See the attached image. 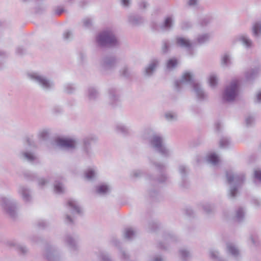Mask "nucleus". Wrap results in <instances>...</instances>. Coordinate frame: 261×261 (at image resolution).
Wrapping results in <instances>:
<instances>
[{
  "instance_id": "nucleus-34",
  "label": "nucleus",
  "mask_w": 261,
  "mask_h": 261,
  "mask_svg": "<svg viewBox=\"0 0 261 261\" xmlns=\"http://www.w3.org/2000/svg\"><path fill=\"white\" fill-rule=\"evenodd\" d=\"M75 90L76 87L72 84L67 83L63 86V91L68 94H73Z\"/></svg>"
},
{
  "instance_id": "nucleus-18",
  "label": "nucleus",
  "mask_w": 261,
  "mask_h": 261,
  "mask_svg": "<svg viewBox=\"0 0 261 261\" xmlns=\"http://www.w3.org/2000/svg\"><path fill=\"white\" fill-rule=\"evenodd\" d=\"M67 204L72 214H76L80 216H82L83 215L82 209L80 206L76 201L73 199H70L68 201Z\"/></svg>"
},
{
  "instance_id": "nucleus-23",
  "label": "nucleus",
  "mask_w": 261,
  "mask_h": 261,
  "mask_svg": "<svg viewBox=\"0 0 261 261\" xmlns=\"http://www.w3.org/2000/svg\"><path fill=\"white\" fill-rule=\"evenodd\" d=\"M19 192L21 194L23 200L29 202L32 199L31 190L27 187L20 186L19 188Z\"/></svg>"
},
{
  "instance_id": "nucleus-42",
  "label": "nucleus",
  "mask_w": 261,
  "mask_h": 261,
  "mask_svg": "<svg viewBox=\"0 0 261 261\" xmlns=\"http://www.w3.org/2000/svg\"><path fill=\"white\" fill-rule=\"evenodd\" d=\"M230 139L228 137H222L219 141V147L221 148H227L230 144Z\"/></svg>"
},
{
  "instance_id": "nucleus-52",
  "label": "nucleus",
  "mask_w": 261,
  "mask_h": 261,
  "mask_svg": "<svg viewBox=\"0 0 261 261\" xmlns=\"http://www.w3.org/2000/svg\"><path fill=\"white\" fill-rule=\"evenodd\" d=\"M63 37L65 41H70L73 38V33L71 31L66 30L63 34Z\"/></svg>"
},
{
  "instance_id": "nucleus-61",
  "label": "nucleus",
  "mask_w": 261,
  "mask_h": 261,
  "mask_svg": "<svg viewBox=\"0 0 261 261\" xmlns=\"http://www.w3.org/2000/svg\"><path fill=\"white\" fill-rule=\"evenodd\" d=\"M65 222L69 225L74 224V219L70 215H66Z\"/></svg>"
},
{
  "instance_id": "nucleus-54",
  "label": "nucleus",
  "mask_w": 261,
  "mask_h": 261,
  "mask_svg": "<svg viewBox=\"0 0 261 261\" xmlns=\"http://www.w3.org/2000/svg\"><path fill=\"white\" fill-rule=\"evenodd\" d=\"M83 26L87 28L90 29L92 25V21L91 19L89 18H84L83 19Z\"/></svg>"
},
{
  "instance_id": "nucleus-27",
  "label": "nucleus",
  "mask_w": 261,
  "mask_h": 261,
  "mask_svg": "<svg viewBox=\"0 0 261 261\" xmlns=\"http://www.w3.org/2000/svg\"><path fill=\"white\" fill-rule=\"evenodd\" d=\"M87 96L89 100L95 101L98 98L99 93L96 88L91 87L88 89Z\"/></svg>"
},
{
  "instance_id": "nucleus-53",
  "label": "nucleus",
  "mask_w": 261,
  "mask_h": 261,
  "mask_svg": "<svg viewBox=\"0 0 261 261\" xmlns=\"http://www.w3.org/2000/svg\"><path fill=\"white\" fill-rule=\"evenodd\" d=\"M217 83L218 79L217 76L214 74L211 75L209 79L210 86L212 87H215L217 85Z\"/></svg>"
},
{
  "instance_id": "nucleus-33",
  "label": "nucleus",
  "mask_w": 261,
  "mask_h": 261,
  "mask_svg": "<svg viewBox=\"0 0 261 261\" xmlns=\"http://www.w3.org/2000/svg\"><path fill=\"white\" fill-rule=\"evenodd\" d=\"M177 240V237L171 232H164V244L166 243L169 242H175ZM166 249V247L164 246V250Z\"/></svg>"
},
{
  "instance_id": "nucleus-47",
  "label": "nucleus",
  "mask_w": 261,
  "mask_h": 261,
  "mask_svg": "<svg viewBox=\"0 0 261 261\" xmlns=\"http://www.w3.org/2000/svg\"><path fill=\"white\" fill-rule=\"evenodd\" d=\"M208 161L212 164L215 165L219 162V157L215 153L210 154L208 156Z\"/></svg>"
},
{
  "instance_id": "nucleus-48",
  "label": "nucleus",
  "mask_w": 261,
  "mask_h": 261,
  "mask_svg": "<svg viewBox=\"0 0 261 261\" xmlns=\"http://www.w3.org/2000/svg\"><path fill=\"white\" fill-rule=\"evenodd\" d=\"M210 39V35L208 34H204L199 35L197 38V42L200 44H203L208 41Z\"/></svg>"
},
{
  "instance_id": "nucleus-40",
  "label": "nucleus",
  "mask_w": 261,
  "mask_h": 261,
  "mask_svg": "<svg viewBox=\"0 0 261 261\" xmlns=\"http://www.w3.org/2000/svg\"><path fill=\"white\" fill-rule=\"evenodd\" d=\"M49 136V130L48 129H43L38 132V137L40 139L45 141L47 140Z\"/></svg>"
},
{
  "instance_id": "nucleus-32",
  "label": "nucleus",
  "mask_w": 261,
  "mask_h": 261,
  "mask_svg": "<svg viewBox=\"0 0 261 261\" xmlns=\"http://www.w3.org/2000/svg\"><path fill=\"white\" fill-rule=\"evenodd\" d=\"M20 157L24 160H27L29 162H33L34 161L36 157L34 155V154L30 152L29 151H22L20 153Z\"/></svg>"
},
{
  "instance_id": "nucleus-63",
  "label": "nucleus",
  "mask_w": 261,
  "mask_h": 261,
  "mask_svg": "<svg viewBox=\"0 0 261 261\" xmlns=\"http://www.w3.org/2000/svg\"><path fill=\"white\" fill-rule=\"evenodd\" d=\"M185 213H186V214L190 218L194 217V212L191 208H190V207L187 208L185 210Z\"/></svg>"
},
{
  "instance_id": "nucleus-43",
  "label": "nucleus",
  "mask_w": 261,
  "mask_h": 261,
  "mask_svg": "<svg viewBox=\"0 0 261 261\" xmlns=\"http://www.w3.org/2000/svg\"><path fill=\"white\" fill-rule=\"evenodd\" d=\"M135 234V231L132 228H127L125 229L123 236L125 239L130 240L132 239Z\"/></svg>"
},
{
  "instance_id": "nucleus-15",
  "label": "nucleus",
  "mask_w": 261,
  "mask_h": 261,
  "mask_svg": "<svg viewBox=\"0 0 261 261\" xmlns=\"http://www.w3.org/2000/svg\"><path fill=\"white\" fill-rule=\"evenodd\" d=\"M176 43L177 45L180 47L186 48L189 51L190 56L193 55L192 49V44L189 39L182 37H177L176 39Z\"/></svg>"
},
{
  "instance_id": "nucleus-28",
  "label": "nucleus",
  "mask_w": 261,
  "mask_h": 261,
  "mask_svg": "<svg viewBox=\"0 0 261 261\" xmlns=\"http://www.w3.org/2000/svg\"><path fill=\"white\" fill-rule=\"evenodd\" d=\"M116 131L123 136H128L130 134L129 127L123 123H118L116 125Z\"/></svg>"
},
{
  "instance_id": "nucleus-50",
  "label": "nucleus",
  "mask_w": 261,
  "mask_h": 261,
  "mask_svg": "<svg viewBox=\"0 0 261 261\" xmlns=\"http://www.w3.org/2000/svg\"><path fill=\"white\" fill-rule=\"evenodd\" d=\"M180 188L182 189H187L190 187V184L188 177L181 178V181L179 184Z\"/></svg>"
},
{
  "instance_id": "nucleus-36",
  "label": "nucleus",
  "mask_w": 261,
  "mask_h": 261,
  "mask_svg": "<svg viewBox=\"0 0 261 261\" xmlns=\"http://www.w3.org/2000/svg\"><path fill=\"white\" fill-rule=\"evenodd\" d=\"M210 256L215 261H225L219 256V253L217 250L211 249L210 250Z\"/></svg>"
},
{
  "instance_id": "nucleus-8",
  "label": "nucleus",
  "mask_w": 261,
  "mask_h": 261,
  "mask_svg": "<svg viewBox=\"0 0 261 261\" xmlns=\"http://www.w3.org/2000/svg\"><path fill=\"white\" fill-rule=\"evenodd\" d=\"M97 137L93 135H90L84 137L82 141V149L84 154L88 158H91L94 155L92 149V144L97 141Z\"/></svg>"
},
{
  "instance_id": "nucleus-10",
  "label": "nucleus",
  "mask_w": 261,
  "mask_h": 261,
  "mask_svg": "<svg viewBox=\"0 0 261 261\" xmlns=\"http://www.w3.org/2000/svg\"><path fill=\"white\" fill-rule=\"evenodd\" d=\"M116 57L113 55H106L103 56L100 61L101 68L105 70H112L116 66Z\"/></svg>"
},
{
  "instance_id": "nucleus-11",
  "label": "nucleus",
  "mask_w": 261,
  "mask_h": 261,
  "mask_svg": "<svg viewBox=\"0 0 261 261\" xmlns=\"http://www.w3.org/2000/svg\"><path fill=\"white\" fill-rule=\"evenodd\" d=\"M159 10L155 9L152 14L151 28L153 30L160 31L163 30V21L162 19V14L160 13L158 17ZM161 12V11H160Z\"/></svg>"
},
{
  "instance_id": "nucleus-51",
  "label": "nucleus",
  "mask_w": 261,
  "mask_h": 261,
  "mask_svg": "<svg viewBox=\"0 0 261 261\" xmlns=\"http://www.w3.org/2000/svg\"><path fill=\"white\" fill-rule=\"evenodd\" d=\"M24 177L28 180H34L37 178V175L30 171H25L23 173Z\"/></svg>"
},
{
  "instance_id": "nucleus-64",
  "label": "nucleus",
  "mask_w": 261,
  "mask_h": 261,
  "mask_svg": "<svg viewBox=\"0 0 261 261\" xmlns=\"http://www.w3.org/2000/svg\"><path fill=\"white\" fill-rule=\"evenodd\" d=\"M191 27V24L189 22L184 21L180 24V28L182 30H187Z\"/></svg>"
},
{
  "instance_id": "nucleus-7",
  "label": "nucleus",
  "mask_w": 261,
  "mask_h": 261,
  "mask_svg": "<svg viewBox=\"0 0 261 261\" xmlns=\"http://www.w3.org/2000/svg\"><path fill=\"white\" fill-rule=\"evenodd\" d=\"M239 83L237 81H232L229 86H227L222 94L224 101L230 102L235 100L239 94Z\"/></svg>"
},
{
  "instance_id": "nucleus-30",
  "label": "nucleus",
  "mask_w": 261,
  "mask_h": 261,
  "mask_svg": "<svg viewBox=\"0 0 261 261\" xmlns=\"http://www.w3.org/2000/svg\"><path fill=\"white\" fill-rule=\"evenodd\" d=\"M253 36L256 38L261 37V21L255 22L252 28Z\"/></svg>"
},
{
  "instance_id": "nucleus-9",
  "label": "nucleus",
  "mask_w": 261,
  "mask_h": 261,
  "mask_svg": "<svg viewBox=\"0 0 261 261\" xmlns=\"http://www.w3.org/2000/svg\"><path fill=\"white\" fill-rule=\"evenodd\" d=\"M108 95V105L112 108H115L120 105V95L118 89L114 87H110L107 90Z\"/></svg>"
},
{
  "instance_id": "nucleus-25",
  "label": "nucleus",
  "mask_w": 261,
  "mask_h": 261,
  "mask_svg": "<svg viewBox=\"0 0 261 261\" xmlns=\"http://www.w3.org/2000/svg\"><path fill=\"white\" fill-rule=\"evenodd\" d=\"M174 18L173 15L167 16L164 18V31H170L174 27Z\"/></svg>"
},
{
  "instance_id": "nucleus-19",
  "label": "nucleus",
  "mask_w": 261,
  "mask_h": 261,
  "mask_svg": "<svg viewBox=\"0 0 261 261\" xmlns=\"http://www.w3.org/2000/svg\"><path fill=\"white\" fill-rule=\"evenodd\" d=\"M77 239V236L72 237L70 234H67L65 236L64 240L71 250L75 251L78 247Z\"/></svg>"
},
{
  "instance_id": "nucleus-17",
  "label": "nucleus",
  "mask_w": 261,
  "mask_h": 261,
  "mask_svg": "<svg viewBox=\"0 0 261 261\" xmlns=\"http://www.w3.org/2000/svg\"><path fill=\"white\" fill-rule=\"evenodd\" d=\"M127 20L128 23L132 27H139L144 22V18L137 14H130L127 17Z\"/></svg>"
},
{
  "instance_id": "nucleus-49",
  "label": "nucleus",
  "mask_w": 261,
  "mask_h": 261,
  "mask_svg": "<svg viewBox=\"0 0 261 261\" xmlns=\"http://www.w3.org/2000/svg\"><path fill=\"white\" fill-rule=\"evenodd\" d=\"M149 227L152 231H156L160 226L158 221L152 220L149 222Z\"/></svg>"
},
{
  "instance_id": "nucleus-5",
  "label": "nucleus",
  "mask_w": 261,
  "mask_h": 261,
  "mask_svg": "<svg viewBox=\"0 0 261 261\" xmlns=\"http://www.w3.org/2000/svg\"><path fill=\"white\" fill-rule=\"evenodd\" d=\"M27 76L45 92L50 91L55 88V83L51 79L39 72H29Z\"/></svg>"
},
{
  "instance_id": "nucleus-16",
  "label": "nucleus",
  "mask_w": 261,
  "mask_h": 261,
  "mask_svg": "<svg viewBox=\"0 0 261 261\" xmlns=\"http://www.w3.org/2000/svg\"><path fill=\"white\" fill-rule=\"evenodd\" d=\"M111 192V186L106 183H100L95 187V193L99 196H107L109 195Z\"/></svg>"
},
{
  "instance_id": "nucleus-38",
  "label": "nucleus",
  "mask_w": 261,
  "mask_h": 261,
  "mask_svg": "<svg viewBox=\"0 0 261 261\" xmlns=\"http://www.w3.org/2000/svg\"><path fill=\"white\" fill-rule=\"evenodd\" d=\"M121 76L125 79H129L132 75V71L126 66L123 67L120 70Z\"/></svg>"
},
{
  "instance_id": "nucleus-2",
  "label": "nucleus",
  "mask_w": 261,
  "mask_h": 261,
  "mask_svg": "<svg viewBox=\"0 0 261 261\" xmlns=\"http://www.w3.org/2000/svg\"><path fill=\"white\" fill-rule=\"evenodd\" d=\"M185 85H190L192 87L193 91L198 100L202 101L207 99V94L199 83L194 82L193 75L191 73H184L180 80L175 82V88L178 92L183 88Z\"/></svg>"
},
{
  "instance_id": "nucleus-4",
  "label": "nucleus",
  "mask_w": 261,
  "mask_h": 261,
  "mask_svg": "<svg viewBox=\"0 0 261 261\" xmlns=\"http://www.w3.org/2000/svg\"><path fill=\"white\" fill-rule=\"evenodd\" d=\"M227 182L230 185L228 191V196L235 198L238 193V189L242 186L245 181V177L243 173L233 174L232 172H226Z\"/></svg>"
},
{
  "instance_id": "nucleus-59",
  "label": "nucleus",
  "mask_w": 261,
  "mask_h": 261,
  "mask_svg": "<svg viewBox=\"0 0 261 261\" xmlns=\"http://www.w3.org/2000/svg\"><path fill=\"white\" fill-rule=\"evenodd\" d=\"M51 111L54 114H59L63 112V109L59 106H55L53 108Z\"/></svg>"
},
{
  "instance_id": "nucleus-13",
  "label": "nucleus",
  "mask_w": 261,
  "mask_h": 261,
  "mask_svg": "<svg viewBox=\"0 0 261 261\" xmlns=\"http://www.w3.org/2000/svg\"><path fill=\"white\" fill-rule=\"evenodd\" d=\"M44 257L48 261H60V256L56 248L51 245H47L45 248Z\"/></svg>"
},
{
  "instance_id": "nucleus-37",
  "label": "nucleus",
  "mask_w": 261,
  "mask_h": 261,
  "mask_svg": "<svg viewBox=\"0 0 261 261\" xmlns=\"http://www.w3.org/2000/svg\"><path fill=\"white\" fill-rule=\"evenodd\" d=\"M178 171L181 178H186V177H188V174L189 172V169L186 165H180L178 166Z\"/></svg>"
},
{
  "instance_id": "nucleus-39",
  "label": "nucleus",
  "mask_w": 261,
  "mask_h": 261,
  "mask_svg": "<svg viewBox=\"0 0 261 261\" xmlns=\"http://www.w3.org/2000/svg\"><path fill=\"white\" fill-rule=\"evenodd\" d=\"M166 119L169 122H174L177 120V114L173 112H168L165 114Z\"/></svg>"
},
{
  "instance_id": "nucleus-31",
  "label": "nucleus",
  "mask_w": 261,
  "mask_h": 261,
  "mask_svg": "<svg viewBox=\"0 0 261 261\" xmlns=\"http://www.w3.org/2000/svg\"><path fill=\"white\" fill-rule=\"evenodd\" d=\"M179 255L181 261H188L191 257L190 251L185 248L179 250Z\"/></svg>"
},
{
  "instance_id": "nucleus-62",
  "label": "nucleus",
  "mask_w": 261,
  "mask_h": 261,
  "mask_svg": "<svg viewBox=\"0 0 261 261\" xmlns=\"http://www.w3.org/2000/svg\"><path fill=\"white\" fill-rule=\"evenodd\" d=\"M211 21V18L209 17H204L201 20L200 24L204 27L208 24Z\"/></svg>"
},
{
  "instance_id": "nucleus-56",
  "label": "nucleus",
  "mask_w": 261,
  "mask_h": 261,
  "mask_svg": "<svg viewBox=\"0 0 261 261\" xmlns=\"http://www.w3.org/2000/svg\"><path fill=\"white\" fill-rule=\"evenodd\" d=\"M255 119L252 116H249L245 119V123L247 127L251 126L254 122Z\"/></svg>"
},
{
  "instance_id": "nucleus-6",
  "label": "nucleus",
  "mask_w": 261,
  "mask_h": 261,
  "mask_svg": "<svg viewBox=\"0 0 261 261\" xmlns=\"http://www.w3.org/2000/svg\"><path fill=\"white\" fill-rule=\"evenodd\" d=\"M2 206L5 213L12 220L17 217V203L10 196L3 197L1 200Z\"/></svg>"
},
{
  "instance_id": "nucleus-21",
  "label": "nucleus",
  "mask_w": 261,
  "mask_h": 261,
  "mask_svg": "<svg viewBox=\"0 0 261 261\" xmlns=\"http://www.w3.org/2000/svg\"><path fill=\"white\" fill-rule=\"evenodd\" d=\"M9 245L13 247L21 255H25L29 251L28 248L25 246L16 242H10Z\"/></svg>"
},
{
  "instance_id": "nucleus-35",
  "label": "nucleus",
  "mask_w": 261,
  "mask_h": 261,
  "mask_svg": "<svg viewBox=\"0 0 261 261\" xmlns=\"http://www.w3.org/2000/svg\"><path fill=\"white\" fill-rule=\"evenodd\" d=\"M245 219V212L241 207H239L236 211L235 216L236 220L238 222H242Z\"/></svg>"
},
{
  "instance_id": "nucleus-14",
  "label": "nucleus",
  "mask_w": 261,
  "mask_h": 261,
  "mask_svg": "<svg viewBox=\"0 0 261 261\" xmlns=\"http://www.w3.org/2000/svg\"><path fill=\"white\" fill-rule=\"evenodd\" d=\"M56 143L58 146L65 149H73L75 147V142L71 139L58 137L56 139Z\"/></svg>"
},
{
  "instance_id": "nucleus-3",
  "label": "nucleus",
  "mask_w": 261,
  "mask_h": 261,
  "mask_svg": "<svg viewBox=\"0 0 261 261\" xmlns=\"http://www.w3.org/2000/svg\"><path fill=\"white\" fill-rule=\"evenodd\" d=\"M97 46L100 47L117 48L120 41L114 32L107 29L99 32L95 37Z\"/></svg>"
},
{
  "instance_id": "nucleus-57",
  "label": "nucleus",
  "mask_w": 261,
  "mask_h": 261,
  "mask_svg": "<svg viewBox=\"0 0 261 261\" xmlns=\"http://www.w3.org/2000/svg\"><path fill=\"white\" fill-rule=\"evenodd\" d=\"M70 171L73 175H77L80 172V169L78 166L74 165L70 167Z\"/></svg>"
},
{
  "instance_id": "nucleus-45",
  "label": "nucleus",
  "mask_w": 261,
  "mask_h": 261,
  "mask_svg": "<svg viewBox=\"0 0 261 261\" xmlns=\"http://www.w3.org/2000/svg\"><path fill=\"white\" fill-rule=\"evenodd\" d=\"M54 190L57 193H62L64 191V187L62 182L55 180L54 183Z\"/></svg>"
},
{
  "instance_id": "nucleus-41",
  "label": "nucleus",
  "mask_w": 261,
  "mask_h": 261,
  "mask_svg": "<svg viewBox=\"0 0 261 261\" xmlns=\"http://www.w3.org/2000/svg\"><path fill=\"white\" fill-rule=\"evenodd\" d=\"M95 174L93 169H89L85 172L84 176L87 180L92 181L95 178Z\"/></svg>"
},
{
  "instance_id": "nucleus-12",
  "label": "nucleus",
  "mask_w": 261,
  "mask_h": 261,
  "mask_svg": "<svg viewBox=\"0 0 261 261\" xmlns=\"http://www.w3.org/2000/svg\"><path fill=\"white\" fill-rule=\"evenodd\" d=\"M159 66V61L158 60H152L144 67L142 71L143 75L145 77H150L153 76Z\"/></svg>"
},
{
  "instance_id": "nucleus-20",
  "label": "nucleus",
  "mask_w": 261,
  "mask_h": 261,
  "mask_svg": "<svg viewBox=\"0 0 261 261\" xmlns=\"http://www.w3.org/2000/svg\"><path fill=\"white\" fill-rule=\"evenodd\" d=\"M236 41L240 42L246 48H250L252 44L251 40L245 34L238 36Z\"/></svg>"
},
{
  "instance_id": "nucleus-46",
  "label": "nucleus",
  "mask_w": 261,
  "mask_h": 261,
  "mask_svg": "<svg viewBox=\"0 0 261 261\" xmlns=\"http://www.w3.org/2000/svg\"><path fill=\"white\" fill-rule=\"evenodd\" d=\"M98 257L101 260V261H114L111 255L106 252H100Z\"/></svg>"
},
{
  "instance_id": "nucleus-29",
  "label": "nucleus",
  "mask_w": 261,
  "mask_h": 261,
  "mask_svg": "<svg viewBox=\"0 0 261 261\" xmlns=\"http://www.w3.org/2000/svg\"><path fill=\"white\" fill-rule=\"evenodd\" d=\"M178 64V61L177 58L173 57L169 59L166 62V70L173 71L177 67Z\"/></svg>"
},
{
  "instance_id": "nucleus-55",
  "label": "nucleus",
  "mask_w": 261,
  "mask_h": 261,
  "mask_svg": "<svg viewBox=\"0 0 261 261\" xmlns=\"http://www.w3.org/2000/svg\"><path fill=\"white\" fill-rule=\"evenodd\" d=\"M37 225L39 228L44 229L49 226V224L45 220H40L37 222Z\"/></svg>"
},
{
  "instance_id": "nucleus-58",
  "label": "nucleus",
  "mask_w": 261,
  "mask_h": 261,
  "mask_svg": "<svg viewBox=\"0 0 261 261\" xmlns=\"http://www.w3.org/2000/svg\"><path fill=\"white\" fill-rule=\"evenodd\" d=\"M111 242L112 244L115 247H117L119 249H121L120 242L118 239L115 237H113L111 239Z\"/></svg>"
},
{
  "instance_id": "nucleus-44",
  "label": "nucleus",
  "mask_w": 261,
  "mask_h": 261,
  "mask_svg": "<svg viewBox=\"0 0 261 261\" xmlns=\"http://www.w3.org/2000/svg\"><path fill=\"white\" fill-rule=\"evenodd\" d=\"M202 207L205 213L207 215L212 214L214 212V207L213 205L206 203L202 204Z\"/></svg>"
},
{
  "instance_id": "nucleus-22",
  "label": "nucleus",
  "mask_w": 261,
  "mask_h": 261,
  "mask_svg": "<svg viewBox=\"0 0 261 261\" xmlns=\"http://www.w3.org/2000/svg\"><path fill=\"white\" fill-rule=\"evenodd\" d=\"M227 252L235 258H238L240 255V252L238 248L231 243H226Z\"/></svg>"
},
{
  "instance_id": "nucleus-26",
  "label": "nucleus",
  "mask_w": 261,
  "mask_h": 261,
  "mask_svg": "<svg viewBox=\"0 0 261 261\" xmlns=\"http://www.w3.org/2000/svg\"><path fill=\"white\" fill-rule=\"evenodd\" d=\"M231 54L229 51H225L221 58V64L223 66L228 67L231 65Z\"/></svg>"
},
{
  "instance_id": "nucleus-24",
  "label": "nucleus",
  "mask_w": 261,
  "mask_h": 261,
  "mask_svg": "<svg viewBox=\"0 0 261 261\" xmlns=\"http://www.w3.org/2000/svg\"><path fill=\"white\" fill-rule=\"evenodd\" d=\"M258 68L256 67L245 71V77L246 81L247 82L253 81L257 76L258 73Z\"/></svg>"
},
{
  "instance_id": "nucleus-60",
  "label": "nucleus",
  "mask_w": 261,
  "mask_h": 261,
  "mask_svg": "<svg viewBox=\"0 0 261 261\" xmlns=\"http://www.w3.org/2000/svg\"><path fill=\"white\" fill-rule=\"evenodd\" d=\"M142 172L141 170H134L132 172L130 175L133 178H138L142 176Z\"/></svg>"
},
{
  "instance_id": "nucleus-1",
  "label": "nucleus",
  "mask_w": 261,
  "mask_h": 261,
  "mask_svg": "<svg viewBox=\"0 0 261 261\" xmlns=\"http://www.w3.org/2000/svg\"><path fill=\"white\" fill-rule=\"evenodd\" d=\"M142 137L147 142L149 149L154 153L159 154V158L154 155L149 158V161L151 166L159 175L155 180L162 184L163 182V139L151 129L145 130Z\"/></svg>"
}]
</instances>
